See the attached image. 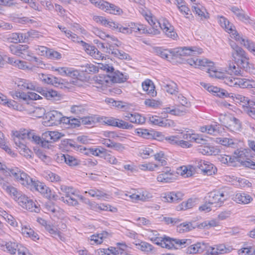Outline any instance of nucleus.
<instances>
[{"label":"nucleus","mask_w":255,"mask_h":255,"mask_svg":"<svg viewBox=\"0 0 255 255\" xmlns=\"http://www.w3.org/2000/svg\"><path fill=\"white\" fill-rule=\"evenodd\" d=\"M235 51L232 52V55L233 60L240 69H243L245 71L251 74H255V68L254 65L249 61V58L247 56L246 52L244 49L240 48H237Z\"/></svg>","instance_id":"obj_1"},{"label":"nucleus","mask_w":255,"mask_h":255,"mask_svg":"<svg viewBox=\"0 0 255 255\" xmlns=\"http://www.w3.org/2000/svg\"><path fill=\"white\" fill-rule=\"evenodd\" d=\"M229 197L228 192L226 191H215L209 193L208 204H218L219 206L226 200Z\"/></svg>","instance_id":"obj_2"},{"label":"nucleus","mask_w":255,"mask_h":255,"mask_svg":"<svg viewBox=\"0 0 255 255\" xmlns=\"http://www.w3.org/2000/svg\"><path fill=\"white\" fill-rule=\"evenodd\" d=\"M6 251L12 255H32L26 248L15 242H8L5 244Z\"/></svg>","instance_id":"obj_3"},{"label":"nucleus","mask_w":255,"mask_h":255,"mask_svg":"<svg viewBox=\"0 0 255 255\" xmlns=\"http://www.w3.org/2000/svg\"><path fill=\"white\" fill-rule=\"evenodd\" d=\"M196 52H197L198 53H201L202 49H199L196 47H191L189 48H187L186 47H178L172 50L171 55L172 58H173L179 57L180 56L190 55L192 53L195 54Z\"/></svg>","instance_id":"obj_4"},{"label":"nucleus","mask_w":255,"mask_h":255,"mask_svg":"<svg viewBox=\"0 0 255 255\" xmlns=\"http://www.w3.org/2000/svg\"><path fill=\"white\" fill-rule=\"evenodd\" d=\"M92 2L95 3L100 8L105 10V11L110 13L118 14L122 11L120 8L103 0H92Z\"/></svg>","instance_id":"obj_5"},{"label":"nucleus","mask_w":255,"mask_h":255,"mask_svg":"<svg viewBox=\"0 0 255 255\" xmlns=\"http://www.w3.org/2000/svg\"><path fill=\"white\" fill-rule=\"evenodd\" d=\"M251 150L250 149H244L243 150L237 149L236 150L232 158L234 159V163L237 161L245 166V162L250 160Z\"/></svg>","instance_id":"obj_6"},{"label":"nucleus","mask_w":255,"mask_h":255,"mask_svg":"<svg viewBox=\"0 0 255 255\" xmlns=\"http://www.w3.org/2000/svg\"><path fill=\"white\" fill-rule=\"evenodd\" d=\"M210 247L204 242H199L190 245L186 249V253L189 254H201L204 251L209 252Z\"/></svg>","instance_id":"obj_7"},{"label":"nucleus","mask_w":255,"mask_h":255,"mask_svg":"<svg viewBox=\"0 0 255 255\" xmlns=\"http://www.w3.org/2000/svg\"><path fill=\"white\" fill-rule=\"evenodd\" d=\"M205 226L203 224H198L195 222H184L177 226V231L180 233L189 232L196 228L202 229Z\"/></svg>","instance_id":"obj_8"},{"label":"nucleus","mask_w":255,"mask_h":255,"mask_svg":"<svg viewBox=\"0 0 255 255\" xmlns=\"http://www.w3.org/2000/svg\"><path fill=\"white\" fill-rule=\"evenodd\" d=\"M145 18L148 21L149 24L152 26L151 28L147 29L146 33H148L153 35H157L159 34L160 31L157 28L158 27L161 26L162 23H160L158 21H156V20H154L151 16L148 15L147 14L144 15Z\"/></svg>","instance_id":"obj_9"},{"label":"nucleus","mask_w":255,"mask_h":255,"mask_svg":"<svg viewBox=\"0 0 255 255\" xmlns=\"http://www.w3.org/2000/svg\"><path fill=\"white\" fill-rule=\"evenodd\" d=\"M0 185L3 189L12 197L15 200L17 199L21 193V192L18 191L16 188L9 185L8 183L5 182L2 179H0Z\"/></svg>","instance_id":"obj_10"},{"label":"nucleus","mask_w":255,"mask_h":255,"mask_svg":"<svg viewBox=\"0 0 255 255\" xmlns=\"http://www.w3.org/2000/svg\"><path fill=\"white\" fill-rule=\"evenodd\" d=\"M30 188L31 189H34L35 190L45 195L46 197L50 198L51 190L44 183L34 180Z\"/></svg>","instance_id":"obj_11"},{"label":"nucleus","mask_w":255,"mask_h":255,"mask_svg":"<svg viewBox=\"0 0 255 255\" xmlns=\"http://www.w3.org/2000/svg\"><path fill=\"white\" fill-rule=\"evenodd\" d=\"M46 119L52 125L60 124V119H62V114L57 111H51L46 114Z\"/></svg>","instance_id":"obj_12"},{"label":"nucleus","mask_w":255,"mask_h":255,"mask_svg":"<svg viewBox=\"0 0 255 255\" xmlns=\"http://www.w3.org/2000/svg\"><path fill=\"white\" fill-rule=\"evenodd\" d=\"M28 46L27 45H11L9 47L11 52L15 55L21 57L23 58H26V53L28 52Z\"/></svg>","instance_id":"obj_13"},{"label":"nucleus","mask_w":255,"mask_h":255,"mask_svg":"<svg viewBox=\"0 0 255 255\" xmlns=\"http://www.w3.org/2000/svg\"><path fill=\"white\" fill-rule=\"evenodd\" d=\"M201 85L206 88L209 92L214 93V95L220 98H224L230 97V94H229L226 90L223 89H221L214 86H207V85L204 83H201Z\"/></svg>","instance_id":"obj_14"},{"label":"nucleus","mask_w":255,"mask_h":255,"mask_svg":"<svg viewBox=\"0 0 255 255\" xmlns=\"http://www.w3.org/2000/svg\"><path fill=\"white\" fill-rule=\"evenodd\" d=\"M110 77V83H123L128 79V76L127 75H124L120 71L117 70L114 73H112L111 75H109Z\"/></svg>","instance_id":"obj_15"},{"label":"nucleus","mask_w":255,"mask_h":255,"mask_svg":"<svg viewBox=\"0 0 255 255\" xmlns=\"http://www.w3.org/2000/svg\"><path fill=\"white\" fill-rule=\"evenodd\" d=\"M55 70L62 76H68L73 79L77 78L79 75L78 72L77 70H73L71 68L59 67L56 69Z\"/></svg>","instance_id":"obj_16"},{"label":"nucleus","mask_w":255,"mask_h":255,"mask_svg":"<svg viewBox=\"0 0 255 255\" xmlns=\"http://www.w3.org/2000/svg\"><path fill=\"white\" fill-rule=\"evenodd\" d=\"M143 90L146 92V94L150 97H154L156 95V92L155 91V87L153 83L149 79L145 80L142 83Z\"/></svg>","instance_id":"obj_17"},{"label":"nucleus","mask_w":255,"mask_h":255,"mask_svg":"<svg viewBox=\"0 0 255 255\" xmlns=\"http://www.w3.org/2000/svg\"><path fill=\"white\" fill-rule=\"evenodd\" d=\"M231 10L236 15L239 20L246 23H252V20L249 16L245 14V11L243 9H240L236 6H233L231 8Z\"/></svg>","instance_id":"obj_18"},{"label":"nucleus","mask_w":255,"mask_h":255,"mask_svg":"<svg viewBox=\"0 0 255 255\" xmlns=\"http://www.w3.org/2000/svg\"><path fill=\"white\" fill-rule=\"evenodd\" d=\"M160 28L163 30V32L168 37L174 38L177 36L176 32L174 31L173 27L170 25L166 20H163Z\"/></svg>","instance_id":"obj_19"},{"label":"nucleus","mask_w":255,"mask_h":255,"mask_svg":"<svg viewBox=\"0 0 255 255\" xmlns=\"http://www.w3.org/2000/svg\"><path fill=\"white\" fill-rule=\"evenodd\" d=\"M234 200L239 204H247L253 200V198L247 194L240 193L235 195Z\"/></svg>","instance_id":"obj_20"},{"label":"nucleus","mask_w":255,"mask_h":255,"mask_svg":"<svg viewBox=\"0 0 255 255\" xmlns=\"http://www.w3.org/2000/svg\"><path fill=\"white\" fill-rule=\"evenodd\" d=\"M218 18L219 19V22L220 25L223 28H224L226 31H228L229 32L232 33L233 34H234L237 32V31L234 30L233 28V27H234V26H232V24L224 16H218Z\"/></svg>","instance_id":"obj_21"},{"label":"nucleus","mask_w":255,"mask_h":255,"mask_svg":"<svg viewBox=\"0 0 255 255\" xmlns=\"http://www.w3.org/2000/svg\"><path fill=\"white\" fill-rule=\"evenodd\" d=\"M211 252L207 255H217L218 254H224L230 253L231 249L229 248H226L223 244L219 245L216 247H211Z\"/></svg>","instance_id":"obj_22"},{"label":"nucleus","mask_w":255,"mask_h":255,"mask_svg":"<svg viewBox=\"0 0 255 255\" xmlns=\"http://www.w3.org/2000/svg\"><path fill=\"white\" fill-rule=\"evenodd\" d=\"M57 160L60 161H64L67 164L71 166H76L78 164L77 160L69 154H61L60 156H58Z\"/></svg>","instance_id":"obj_23"},{"label":"nucleus","mask_w":255,"mask_h":255,"mask_svg":"<svg viewBox=\"0 0 255 255\" xmlns=\"http://www.w3.org/2000/svg\"><path fill=\"white\" fill-rule=\"evenodd\" d=\"M196 199L189 198L186 201L182 202L176 207L177 211L186 210L191 209L196 205Z\"/></svg>","instance_id":"obj_24"},{"label":"nucleus","mask_w":255,"mask_h":255,"mask_svg":"<svg viewBox=\"0 0 255 255\" xmlns=\"http://www.w3.org/2000/svg\"><path fill=\"white\" fill-rule=\"evenodd\" d=\"M197 167L201 169L204 173L207 175H210L213 173H215V170L216 169H213V165H207L205 163V161H200L197 165Z\"/></svg>","instance_id":"obj_25"},{"label":"nucleus","mask_w":255,"mask_h":255,"mask_svg":"<svg viewBox=\"0 0 255 255\" xmlns=\"http://www.w3.org/2000/svg\"><path fill=\"white\" fill-rule=\"evenodd\" d=\"M228 119H229L231 124L229 125H225V127L228 128L230 129L232 131L234 130H240L241 128V124L240 122V121L235 117H229L226 119H224V120H227Z\"/></svg>","instance_id":"obj_26"},{"label":"nucleus","mask_w":255,"mask_h":255,"mask_svg":"<svg viewBox=\"0 0 255 255\" xmlns=\"http://www.w3.org/2000/svg\"><path fill=\"white\" fill-rule=\"evenodd\" d=\"M128 27L131 33L133 32H138L140 34L146 33V32L147 31L145 25L143 24L131 22L128 24Z\"/></svg>","instance_id":"obj_27"},{"label":"nucleus","mask_w":255,"mask_h":255,"mask_svg":"<svg viewBox=\"0 0 255 255\" xmlns=\"http://www.w3.org/2000/svg\"><path fill=\"white\" fill-rule=\"evenodd\" d=\"M166 112L169 113L171 115L177 116H181L184 115L187 113L188 110L185 107H178L177 108H175L173 109L170 110L169 108H167L166 109Z\"/></svg>","instance_id":"obj_28"},{"label":"nucleus","mask_w":255,"mask_h":255,"mask_svg":"<svg viewBox=\"0 0 255 255\" xmlns=\"http://www.w3.org/2000/svg\"><path fill=\"white\" fill-rule=\"evenodd\" d=\"M110 77L109 75H102L99 76H95L93 78L96 83L102 85V87H106L110 83Z\"/></svg>","instance_id":"obj_29"},{"label":"nucleus","mask_w":255,"mask_h":255,"mask_svg":"<svg viewBox=\"0 0 255 255\" xmlns=\"http://www.w3.org/2000/svg\"><path fill=\"white\" fill-rule=\"evenodd\" d=\"M17 181L24 186H28L31 187V185L34 180L28 176L26 173L22 172L21 175H19V178Z\"/></svg>","instance_id":"obj_30"},{"label":"nucleus","mask_w":255,"mask_h":255,"mask_svg":"<svg viewBox=\"0 0 255 255\" xmlns=\"http://www.w3.org/2000/svg\"><path fill=\"white\" fill-rule=\"evenodd\" d=\"M154 130H150L145 128H137L136 129V133L140 136L146 138L152 139L153 138V132Z\"/></svg>","instance_id":"obj_31"},{"label":"nucleus","mask_w":255,"mask_h":255,"mask_svg":"<svg viewBox=\"0 0 255 255\" xmlns=\"http://www.w3.org/2000/svg\"><path fill=\"white\" fill-rule=\"evenodd\" d=\"M19 90H24L26 89L30 90L33 87V84L25 79H19L16 82Z\"/></svg>","instance_id":"obj_32"},{"label":"nucleus","mask_w":255,"mask_h":255,"mask_svg":"<svg viewBox=\"0 0 255 255\" xmlns=\"http://www.w3.org/2000/svg\"><path fill=\"white\" fill-rule=\"evenodd\" d=\"M207 72L209 73V76L211 77H215L219 79H222L223 81L224 80V78L226 77L225 74L218 72L215 70V67L213 66V67H211L210 68H208L207 69Z\"/></svg>","instance_id":"obj_33"},{"label":"nucleus","mask_w":255,"mask_h":255,"mask_svg":"<svg viewBox=\"0 0 255 255\" xmlns=\"http://www.w3.org/2000/svg\"><path fill=\"white\" fill-rule=\"evenodd\" d=\"M41 95L44 96L47 99L50 100L58 96V93L57 91L53 90H48L46 88H42L40 92H39Z\"/></svg>","instance_id":"obj_34"},{"label":"nucleus","mask_w":255,"mask_h":255,"mask_svg":"<svg viewBox=\"0 0 255 255\" xmlns=\"http://www.w3.org/2000/svg\"><path fill=\"white\" fill-rule=\"evenodd\" d=\"M173 174H159L157 177V180L158 182L163 183H170L175 180Z\"/></svg>","instance_id":"obj_35"},{"label":"nucleus","mask_w":255,"mask_h":255,"mask_svg":"<svg viewBox=\"0 0 255 255\" xmlns=\"http://www.w3.org/2000/svg\"><path fill=\"white\" fill-rule=\"evenodd\" d=\"M192 9L193 12L197 14L201 20L206 19L209 17L208 12H206V14H205V11H206V9H205L203 10L196 6L193 5L192 7Z\"/></svg>","instance_id":"obj_36"},{"label":"nucleus","mask_w":255,"mask_h":255,"mask_svg":"<svg viewBox=\"0 0 255 255\" xmlns=\"http://www.w3.org/2000/svg\"><path fill=\"white\" fill-rule=\"evenodd\" d=\"M23 208L26 209L31 212H34L38 213L40 211L39 206H38L32 200L29 199L23 207Z\"/></svg>","instance_id":"obj_37"},{"label":"nucleus","mask_w":255,"mask_h":255,"mask_svg":"<svg viewBox=\"0 0 255 255\" xmlns=\"http://www.w3.org/2000/svg\"><path fill=\"white\" fill-rule=\"evenodd\" d=\"M16 135H18L19 137H21V139L22 140H25L26 139H27L32 141V139L33 138L34 134L32 132L28 131L27 130L24 129L22 131H16Z\"/></svg>","instance_id":"obj_38"},{"label":"nucleus","mask_w":255,"mask_h":255,"mask_svg":"<svg viewBox=\"0 0 255 255\" xmlns=\"http://www.w3.org/2000/svg\"><path fill=\"white\" fill-rule=\"evenodd\" d=\"M200 152L203 154H216L218 151L213 146L206 145L205 144L203 146H201V148L200 149Z\"/></svg>","instance_id":"obj_39"},{"label":"nucleus","mask_w":255,"mask_h":255,"mask_svg":"<svg viewBox=\"0 0 255 255\" xmlns=\"http://www.w3.org/2000/svg\"><path fill=\"white\" fill-rule=\"evenodd\" d=\"M174 238H171L166 236H164V241L162 245V248H165L168 249H177L175 246Z\"/></svg>","instance_id":"obj_40"},{"label":"nucleus","mask_w":255,"mask_h":255,"mask_svg":"<svg viewBox=\"0 0 255 255\" xmlns=\"http://www.w3.org/2000/svg\"><path fill=\"white\" fill-rule=\"evenodd\" d=\"M112 55L115 57L118 58L121 60H130L131 59L130 55L123 51H121L118 49H116L115 51L112 52Z\"/></svg>","instance_id":"obj_41"},{"label":"nucleus","mask_w":255,"mask_h":255,"mask_svg":"<svg viewBox=\"0 0 255 255\" xmlns=\"http://www.w3.org/2000/svg\"><path fill=\"white\" fill-rule=\"evenodd\" d=\"M2 216L6 221L13 227H18V223L16 222L15 219L12 216L8 214L7 212L3 211L1 212Z\"/></svg>","instance_id":"obj_42"},{"label":"nucleus","mask_w":255,"mask_h":255,"mask_svg":"<svg viewBox=\"0 0 255 255\" xmlns=\"http://www.w3.org/2000/svg\"><path fill=\"white\" fill-rule=\"evenodd\" d=\"M241 43L243 44L251 53L255 56V44L248 39L245 40L243 38H241Z\"/></svg>","instance_id":"obj_43"},{"label":"nucleus","mask_w":255,"mask_h":255,"mask_svg":"<svg viewBox=\"0 0 255 255\" xmlns=\"http://www.w3.org/2000/svg\"><path fill=\"white\" fill-rule=\"evenodd\" d=\"M46 56L51 59H60L61 58V54L52 49H48L45 51Z\"/></svg>","instance_id":"obj_44"},{"label":"nucleus","mask_w":255,"mask_h":255,"mask_svg":"<svg viewBox=\"0 0 255 255\" xmlns=\"http://www.w3.org/2000/svg\"><path fill=\"white\" fill-rule=\"evenodd\" d=\"M155 51L157 55L160 56L161 58L167 59L168 56L171 55V50H168L167 49H163L161 47H157L155 49Z\"/></svg>","instance_id":"obj_45"},{"label":"nucleus","mask_w":255,"mask_h":255,"mask_svg":"<svg viewBox=\"0 0 255 255\" xmlns=\"http://www.w3.org/2000/svg\"><path fill=\"white\" fill-rule=\"evenodd\" d=\"M214 65V62L211 61H209L207 59H197V66H200L201 68H204L207 67V68H205L206 71L207 69L208 68H210L211 67H213Z\"/></svg>","instance_id":"obj_46"},{"label":"nucleus","mask_w":255,"mask_h":255,"mask_svg":"<svg viewBox=\"0 0 255 255\" xmlns=\"http://www.w3.org/2000/svg\"><path fill=\"white\" fill-rule=\"evenodd\" d=\"M175 243V246L178 249V247H185L186 246L189 245L191 244L190 239H174L173 240Z\"/></svg>","instance_id":"obj_47"},{"label":"nucleus","mask_w":255,"mask_h":255,"mask_svg":"<svg viewBox=\"0 0 255 255\" xmlns=\"http://www.w3.org/2000/svg\"><path fill=\"white\" fill-rule=\"evenodd\" d=\"M154 158L156 160L159 162V165L161 166H165L167 164V161L165 160V155L163 152L160 151L157 152L154 155Z\"/></svg>","instance_id":"obj_48"},{"label":"nucleus","mask_w":255,"mask_h":255,"mask_svg":"<svg viewBox=\"0 0 255 255\" xmlns=\"http://www.w3.org/2000/svg\"><path fill=\"white\" fill-rule=\"evenodd\" d=\"M13 135H14L13 140L16 145L21 149L27 150V149H26V146L25 144L24 140H22L21 139V137H19L18 135H16V131L13 133Z\"/></svg>","instance_id":"obj_49"},{"label":"nucleus","mask_w":255,"mask_h":255,"mask_svg":"<svg viewBox=\"0 0 255 255\" xmlns=\"http://www.w3.org/2000/svg\"><path fill=\"white\" fill-rule=\"evenodd\" d=\"M130 117V122L132 123L142 124L145 121V118L138 114H132V115Z\"/></svg>","instance_id":"obj_50"},{"label":"nucleus","mask_w":255,"mask_h":255,"mask_svg":"<svg viewBox=\"0 0 255 255\" xmlns=\"http://www.w3.org/2000/svg\"><path fill=\"white\" fill-rule=\"evenodd\" d=\"M116 127L120 128L126 129H132L133 128V126L132 125L120 119H117V123Z\"/></svg>","instance_id":"obj_51"},{"label":"nucleus","mask_w":255,"mask_h":255,"mask_svg":"<svg viewBox=\"0 0 255 255\" xmlns=\"http://www.w3.org/2000/svg\"><path fill=\"white\" fill-rule=\"evenodd\" d=\"M0 104L2 105L7 104L8 107L14 108L16 103L13 100L8 101L6 97L0 93Z\"/></svg>","instance_id":"obj_52"},{"label":"nucleus","mask_w":255,"mask_h":255,"mask_svg":"<svg viewBox=\"0 0 255 255\" xmlns=\"http://www.w3.org/2000/svg\"><path fill=\"white\" fill-rule=\"evenodd\" d=\"M85 111L86 109L83 105H73L71 107V112L76 115L83 114Z\"/></svg>","instance_id":"obj_53"},{"label":"nucleus","mask_w":255,"mask_h":255,"mask_svg":"<svg viewBox=\"0 0 255 255\" xmlns=\"http://www.w3.org/2000/svg\"><path fill=\"white\" fill-rule=\"evenodd\" d=\"M232 97L234 98V100L235 102L237 103H240L242 105L243 107H245L247 106V103H248V101L249 100V98L248 97H246L241 95H235L234 97L233 96H232Z\"/></svg>","instance_id":"obj_54"},{"label":"nucleus","mask_w":255,"mask_h":255,"mask_svg":"<svg viewBox=\"0 0 255 255\" xmlns=\"http://www.w3.org/2000/svg\"><path fill=\"white\" fill-rule=\"evenodd\" d=\"M6 172H8L10 176H13L15 179L18 180L19 178V175H21V173H22L23 171H21L18 168L15 167L14 168H7Z\"/></svg>","instance_id":"obj_55"},{"label":"nucleus","mask_w":255,"mask_h":255,"mask_svg":"<svg viewBox=\"0 0 255 255\" xmlns=\"http://www.w3.org/2000/svg\"><path fill=\"white\" fill-rule=\"evenodd\" d=\"M82 46L84 47L85 51L93 56L94 55L93 52L96 50V48L94 46L90 45V44L85 42L84 41L81 40L80 41Z\"/></svg>","instance_id":"obj_56"},{"label":"nucleus","mask_w":255,"mask_h":255,"mask_svg":"<svg viewBox=\"0 0 255 255\" xmlns=\"http://www.w3.org/2000/svg\"><path fill=\"white\" fill-rule=\"evenodd\" d=\"M238 85L242 88H255L250 81L245 79H239Z\"/></svg>","instance_id":"obj_57"},{"label":"nucleus","mask_w":255,"mask_h":255,"mask_svg":"<svg viewBox=\"0 0 255 255\" xmlns=\"http://www.w3.org/2000/svg\"><path fill=\"white\" fill-rule=\"evenodd\" d=\"M32 113L33 114V116L38 118H41L43 117L44 115L46 116V114L45 109L43 107L35 108Z\"/></svg>","instance_id":"obj_58"},{"label":"nucleus","mask_w":255,"mask_h":255,"mask_svg":"<svg viewBox=\"0 0 255 255\" xmlns=\"http://www.w3.org/2000/svg\"><path fill=\"white\" fill-rule=\"evenodd\" d=\"M45 229L50 234L53 235L54 237L56 238V236H57L61 240H62V237L61 236L60 233L50 225L46 226Z\"/></svg>","instance_id":"obj_59"},{"label":"nucleus","mask_w":255,"mask_h":255,"mask_svg":"<svg viewBox=\"0 0 255 255\" xmlns=\"http://www.w3.org/2000/svg\"><path fill=\"white\" fill-rule=\"evenodd\" d=\"M238 80L239 79L238 78H234L226 76V77L224 78V83L229 86L233 87L238 85Z\"/></svg>","instance_id":"obj_60"},{"label":"nucleus","mask_w":255,"mask_h":255,"mask_svg":"<svg viewBox=\"0 0 255 255\" xmlns=\"http://www.w3.org/2000/svg\"><path fill=\"white\" fill-rule=\"evenodd\" d=\"M172 192H168L165 193H163L161 197L162 198V200L164 202H167L169 203H174V199L173 195Z\"/></svg>","instance_id":"obj_61"},{"label":"nucleus","mask_w":255,"mask_h":255,"mask_svg":"<svg viewBox=\"0 0 255 255\" xmlns=\"http://www.w3.org/2000/svg\"><path fill=\"white\" fill-rule=\"evenodd\" d=\"M164 87L166 91L171 94H174L177 92V85L173 82H172L168 84H166L164 86Z\"/></svg>","instance_id":"obj_62"},{"label":"nucleus","mask_w":255,"mask_h":255,"mask_svg":"<svg viewBox=\"0 0 255 255\" xmlns=\"http://www.w3.org/2000/svg\"><path fill=\"white\" fill-rule=\"evenodd\" d=\"M219 160L223 163H230L232 165L235 166L234 163V159L232 156L229 155H224V156L220 155L218 157Z\"/></svg>","instance_id":"obj_63"},{"label":"nucleus","mask_w":255,"mask_h":255,"mask_svg":"<svg viewBox=\"0 0 255 255\" xmlns=\"http://www.w3.org/2000/svg\"><path fill=\"white\" fill-rule=\"evenodd\" d=\"M85 71L88 74H94L98 72L99 68L93 64H87L85 66Z\"/></svg>","instance_id":"obj_64"}]
</instances>
